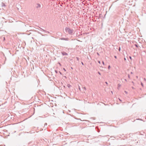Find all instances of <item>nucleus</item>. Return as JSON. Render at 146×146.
I'll list each match as a JSON object with an SVG mask.
<instances>
[{"label": "nucleus", "mask_w": 146, "mask_h": 146, "mask_svg": "<svg viewBox=\"0 0 146 146\" xmlns=\"http://www.w3.org/2000/svg\"><path fill=\"white\" fill-rule=\"evenodd\" d=\"M65 31L66 32H68V33L70 35H72L73 33V30L72 29H71L70 28L66 27L65 29Z\"/></svg>", "instance_id": "1"}, {"label": "nucleus", "mask_w": 146, "mask_h": 146, "mask_svg": "<svg viewBox=\"0 0 146 146\" xmlns=\"http://www.w3.org/2000/svg\"><path fill=\"white\" fill-rule=\"evenodd\" d=\"M60 40H68V38H59Z\"/></svg>", "instance_id": "2"}, {"label": "nucleus", "mask_w": 146, "mask_h": 146, "mask_svg": "<svg viewBox=\"0 0 146 146\" xmlns=\"http://www.w3.org/2000/svg\"><path fill=\"white\" fill-rule=\"evenodd\" d=\"M61 54H62V55L63 56L64 55H68V54L66 53V52H61Z\"/></svg>", "instance_id": "3"}, {"label": "nucleus", "mask_w": 146, "mask_h": 146, "mask_svg": "<svg viewBox=\"0 0 146 146\" xmlns=\"http://www.w3.org/2000/svg\"><path fill=\"white\" fill-rule=\"evenodd\" d=\"M37 6L36 7L37 8H40L41 7V5L39 3H37Z\"/></svg>", "instance_id": "4"}, {"label": "nucleus", "mask_w": 146, "mask_h": 146, "mask_svg": "<svg viewBox=\"0 0 146 146\" xmlns=\"http://www.w3.org/2000/svg\"><path fill=\"white\" fill-rule=\"evenodd\" d=\"M40 28V29H41L42 30V31H44V32H46V33H49V32H48L47 31H45V30H44L43 29H42V28Z\"/></svg>", "instance_id": "5"}, {"label": "nucleus", "mask_w": 146, "mask_h": 146, "mask_svg": "<svg viewBox=\"0 0 146 146\" xmlns=\"http://www.w3.org/2000/svg\"><path fill=\"white\" fill-rule=\"evenodd\" d=\"M71 85L70 84H68L67 85V86L68 88H70V87L71 86Z\"/></svg>", "instance_id": "6"}, {"label": "nucleus", "mask_w": 146, "mask_h": 146, "mask_svg": "<svg viewBox=\"0 0 146 146\" xmlns=\"http://www.w3.org/2000/svg\"><path fill=\"white\" fill-rule=\"evenodd\" d=\"M33 31L32 30H30L29 31L27 30V32H31V31Z\"/></svg>", "instance_id": "7"}, {"label": "nucleus", "mask_w": 146, "mask_h": 146, "mask_svg": "<svg viewBox=\"0 0 146 146\" xmlns=\"http://www.w3.org/2000/svg\"><path fill=\"white\" fill-rule=\"evenodd\" d=\"M134 45L136 47L138 48V46L137 44H135Z\"/></svg>", "instance_id": "8"}, {"label": "nucleus", "mask_w": 146, "mask_h": 146, "mask_svg": "<svg viewBox=\"0 0 146 146\" xmlns=\"http://www.w3.org/2000/svg\"><path fill=\"white\" fill-rule=\"evenodd\" d=\"M2 3L3 4V5H2V6H4V7L6 5L4 3Z\"/></svg>", "instance_id": "9"}, {"label": "nucleus", "mask_w": 146, "mask_h": 146, "mask_svg": "<svg viewBox=\"0 0 146 146\" xmlns=\"http://www.w3.org/2000/svg\"><path fill=\"white\" fill-rule=\"evenodd\" d=\"M31 33H26V34L28 35H30V34Z\"/></svg>", "instance_id": "10"}, {"label": "nucleus", "mask_w": 146, "mask_h": 146, "mask_svg": "<svg viewBox=\"0 0 146 146\" xmlns=\"http://www.w3.org/2000/svg\"><path fill=\"white\" fill-rule=\"evenodd\" d=\"M110 65H109L108 67V69H109L110 68Z\"/></svg>", "instance_id": "11"}, {"label": "nucleus", "mask_w": 146, "mask_h": 146, "mask_svg": "<svg viewBox=\"0 0 146 146\" xmlns=\"http://www.w3.org/2000/svg\"><path fill=\"white\" fill-rule=\"evenodd\" d=\"M76 58H77V60H79V58L78 57H76Z\"/></svg>", "instance_id": "12"}, {"label": "nucleus", "mask_w": 146, "mask_h": 146, "mask_svg": "<svg viewBox=\"0 0 146 146\" xmlns=\"http://www.w3.org/2000/svg\"><path fill=\"white\" fill-rule=\"evenodd\" d=\"M128 77L129 78H130V75L129 74H128Z\"/></svg>", "instance_id": "13"}, {"label": "nucleus", "mask_w": 146, "mask_h": 146, "mask_svg": "<svg viewBox=\"0 0 146 146\" xmlns=\"http://www.w3.org/2000/svg\"><path fill=\"white\" fill-rule=\"evenodd\" d=\"M121 50V48L120 47H119L118 49L119 51H120Z\"/></svg>", "instance_id": "14"}, {"label": "nucleus", "mask_w": 146, "mask_h": 146, "mask_svg": "<svg viewBox=\"0 0 146 146\" xmlns=\"http://www.w3.org/2000/svg\"><path fill=\"white\" fill-rule=\"evenodd\" d=\"M118 87H120L121 86V85L119 84H118Z\"/></svg>", "instance_id": "15"}, {"label": "nucleus", "mask_w": 146, "mask_h": 146, "mask_svg": "<svg viewBox=\"0 0 146 146\" xmlns=\"http://www.w3.org/2000/svg\"><path fill=\"white\" fill-rule=\"evenodd\" d=\"M98 73L100 75H101V73L99 72H98Z\"/></svg>", "instance_id": "16"}, {"label": "nucleus", "mask_w": 146, "mask_h": 146, "mask_svg": "<svg viewBox=\"0 0 146 146\" xmlns=\"http://www.w3.org/2000/svg\"><path fill=\"white\" fill-rule=\"evenodd\" d=\"M129 58L131 60H132V58L131 56H129Z\"/></svg>", "instance_id": "17"}, {"label": "nucleus", "mask_w": 146, "mask_h": 146, "mask_svg": "<svg viewBox=\"0 0 146 146\" xmlns=\"http://www.w3.org/2000/svg\"><path fill=\"white\" fill-rule=\"evenodd\" d=\"M81 64H82L83 65H84V63L83 62H81Z\"/></svg>", "instance_id": "18"}, {"label": "nucleus", "mask_w": 146, "mask_h": 146, "mask_svg": "<svg viewBox=\"0 0 146 146\" xmlns=\"http://www.w3.org/2000/svg\"><path fill=\"white\" fill-rule=\"evenodd\" d=\"M55 72L56 73H58V71L56 70H55Z\"/></svg>", "instance_id": "19"}, {"label": "nucleus", "mask_w": 146, "mask_h": 146, "mask_svg": "<svg viewBox=\"0 0 146 146\" xmlns=\"http://www.w3.org/2000/svg\"><path fill=\"white\" fill-rule=\"evenodd\" d=\"M114 57L115 59H116L117 58V57L116 56H115Z\"/></svg>", "instance_id": "20"}, {"label": "nucleus", "mask_w": 146, "mask_h": 146, "mask_svg": "<svg viewBox=\"0 0 146 146\" xmlns=\"http://www.w3.org/2000/svg\"><path fill=\"white\" fill-rule=\"evenodd\" d=\"M98 63H99L100 64V61L99 60H98Z\"/></svg>", "instance_id": "21"}, {"label": "nucleus", "mask_w": 146, "mask_h": 146, "mask_svg": "<svg viewBox=\"0 0 146 146\" xmlns=\"http://www.w3.org/2000/svg\"><path fill=\"white\" fill-rule=\"evenodd\" d=\"M59 72L60 74L61 75H62V73L60 71H59Z\"/></svg>", "instance_id": "22"}, {"label": "nucleus", "mask_w": 146, "mask_h": 146, "mask_svg": "<svg viewBox=\"0 0 146 146\" xmlns=\"http://www.w3.org/2000/svg\"><path fill=\"white\" fill-rule=\"evenodd\" d=\"M47 125V123H45V124H44V126L45 125Z\"/></svg>", "instance_id": "23"}, {"label": "nucleus", "mask_w": 146, "mask_h": 146, "mask_svg": "<svg viewBox=\"0 0 146 146\" xmlns=\"http://www.w3.org/2000/svg\"><path fill=\"white\" fill-rule=\"evenodd\" d=\"M105 83L107 85L108 84V83L107 82H105Z\"/></svg>", "instance_id": "24"}, {"label": "nucleus", "mask_w": 146, "mask_h": 146, "mask_svg": "<svg viewBox=\"0 0 146 146\" xmlns=\"http://www.w3.org/2000/svg\"><path fill=\"white\" fill-rule=\"evenodd\" d=\"M63 70H64L65 71H66V69H65V68H63Z\"/></svg>", "instance_id": "25"}, {"label": "nucleus", "mask_w": 146, "mask_h": 146, "mask_svg": "<svg viewBox=\"0 0 146 146\" xmlns=\"http://www.w3.org/2000/svg\"><path fill=\"white\" fill-rule=\"evenodd\" d=\"M141 84L142 86H143V84L142 83V82L141 83Z\"/></svg>", "instance_id": "26"}, {"label": "nucleus", "mask_w": 146, "mask_h": 146, "mask_svg": "<svg viewBox=\"0 0 146 146\" xmlns=\"http://www.w3.org/2000/svg\"><path fill=\"white\" fill-rule=\"evenodd\" d=\"M102 63H103V64L104 65V62L103 61H102Z\"/></svg>", "instance_id": "27"}, {"label": "nucleus", "mask_w": 146, "mask_h": 146, "mask_svg": "<svg viewBox=\"0 0 146 146\" xmlns=\"http://www.w3.org/2000/svg\"><path fill=\"white\" fill-rule=\"evenodd\" d=\"M119 100L120 101H121H121H122V100H121V99H120L119 98Z\"/></svg>", "instance_id": "28"}, {"label": "nucleus", "mask_w": 146, "mask_h": 146, "mask_svg": "<svg viewBox=\"0 0 146 146\" xmlns=\"http://www.w3.org/2000/svg\"><path fill=\"white\" fill-rule=\"evenodd\" d=\"M125 93H126V94H127V92H126V91H125Z\"/></svg>", "instance_id": "29"}, {"label": "nucleus", "mask_w": 146, "mask_h": 146, "mask_svg": "<svg viewBox=\"0 0 146 146\" xmlns=\"http://www.w3.org/2000/svg\"><path fill=\"white\" fill-rule=\"evenodd\" d=\"M5 37H3V40L4 41L5 40Z\"/></svg>", "instance_id": "30"}, {"label": "nucleus", "mask_w": 146, "mask_h": 146, "mask_svg": "<svg viewBox=\"0 0 146 146\" xmlns=\"http://www.w3.org/2000/svg\"><path fill=\"white\" fill-rule=\"evenodd\" d=\"M124 60L125 61L126 60V58H124Z\"/></svg>", "instance_id": "31"}, {"label": "nucleus", "mask_w": 146, "mask_h": 146, "mask_svg": "<svg viewBox=\"0 0 146 146\" xmlns=\"http://www.w3.org/2000/svg\"><path fill=\"white\" fill-rule=\"evenodd\" d=\"M84 88L85 90H86V88L84 87Z\"/></svg>", "instance_id": "32"}, {"label": "nucleus", "mask_w": 146, "mask_h": 146, "mask_svg": "<svg viewBox=\"0 0 146 146\" xmlns=\"http://www.w3.org/2000/svg\"><path fill=\"white\" fill-rule=\"evenodd\" d=\"M31 143V142H29L28 143V144L29 145V144H30Z\"/></svg>", "instance_id": "33"}, {"label": "nucleus", "mask_w": 146, "mask_h": 146, "mask_svg": "<svg viewBox=\"0 0 146 146\" xmlns=\"http://www.w3.org/2000/svg\"><path fill=\"white\" fill-rule=\"evenodd\" d=\"M31 146H36V145H31Z\"/></svg>", "instance_id": "34"}, {"label": "nucleus", "mask_w": 146, "mask_h": 146, "mask_svg": "<svg viewBox=\"0 0 146 146\" xmlns=\"http://www.w3.org/2000/svg\"><path fill=\"white\" fill-rule=\"evenodd\" d=\"M144 80L145 81H146V79H145V78H144Z\"/></svg>", "instance_id": "35"}, {"label": "nucleus", "mask_w": 146, "mask_h": 146, "mask_svg": "<svg viewBox=\"0 0 146 146\" xmlns=\"http://www.w3.org/2000/svg\"><path fill=\"white\" fill-rule=\"evenodd\" d=\"M132 88H133V89H134V87H133V86H132Z\"/></svg>", "instance_id": "36"}, {"label": "nucleus", "mask_w": 146, "mask_h": 146, "mask_svg": "<svg viewBox=\"0 0 146 146\" xmlns=\"http://www.w3.org/2000/svg\"><path fill=\"white\" fill-rule=\"evenodd\" d=\"M97 54H98V55H99V54L97 52Z\"/></svg>", "instance_id": "37"}, {"label": "nucleus", "mask_w": 146, "mask_h": 146, "mask_svg": "<svg viewBox=\"0 0 146 146\" xmlns=\"http://www.w3.org/2000/svg\"><path fill=\"white\" fill-rule=\"evenodd\" d=\"M38 33H40V34L42 35V34H41V33H40L39 32H38Z\"/></svg>", "instance_id": "38"}, {"label": "nucleus", "mask_w": 146, "mask_h": 146, "mask_svg": "<svg viewBox=\"0 0 146 146\" xmlns=\"http://www.w3.org/2000/svg\"><path fill=\"white\" fill-rule=\"evenodd\" d=\"M59 65H60V66H61V64H60V63H59Z\"/></svg>", "instance_id": "39"}, {"label": "nucleus", "mask_w": 146, "mask_h": 146, "mask_svg": "<svg viewBox=\"0 0 146 146\" xmlns=\"http://www.w3.org/2000/svg\"><path fill=\"white\" fill-rule=\"evenodd\" d=\"M79 90H80V87H79Z\"/></svg>", "instance_id": "40"}, {"label": "nucleus", "mask_w": 146, "mask_h": 146, "mask_svg": "<svg viewBox=\"0 0 146 146\" xmlns=\"http://www.w3.org/2000/svg\"><path fill=\"white\" fill-rule=\"evenodd\" d=\"M71 68L72 69H73V68H72V67H71Z\"/></svg>", "instance_id": "41"}, {"label": "nucleus", "mask_w": 146, "mask_h": 146, "mask_svg": "<svg viewBox=\"0 0 146 146\" xmlns=\"http://www.w3.org/2000/svg\"><path fill=\"white\" fill-rule=\"evenodd\" d=\"M29 28H30V27H31L30 26H29Z\"/></svg>", "instance_id": "42"}, {"label": "nucleus", "mask_w": 146, "mask_h": 146, "mask_svg": "<svg viewBox=\"0 0 146 146\" xmlns=\"http://www.w3.org/2000/svg\"><path fill=\"white\" fill-rule=\"evenodd\" d=\"M131 74H132V72H131Z\"/></svg>", "instance_id": "43"}, {"label": "nucleus", "mask_w": 146, "mask_h": 146, "mask_svg": "<svg viewBox=\"0 0 146 146\" xmlns=\"http://www.w3.org/2000/svg\"><path fill=\"white\" fill-rule=\"evenodd\" d=\"M68 111H69V112H70V110H68Z\"/></svg>", "instance_id": "44"}, {"label": "nucleus", "mask_w": 146, "mask_h": 146, "mask_svg": "<svg viewBox=\"0 0 146 146\" xmlns=\"http://www.w3.org/2000/svg\"><path fill=\"white\" fill-rule=\"evenodd\" d=\"M125 80L126 81H127V80H126V79H125Z\"/></svg>", "instance_id": "45"}, {"label": "nucleus", "mask_w": 146, "mask_h": 146, "mask_svg": "<svg viewBox=\"0 0 146 146\" xmlns=\"http://www.w3.org/2000/svg\"><path fill=\"white\" fill-rule=\"evenodd\" d=\"M111 93H112V94H113V92H112L111 91Z\"/></svg>", "instance_id": "46"}, {"label": "nucleus", "mask_w": 146, "mask_h": 146, "mask_svg": "<svg viewBox=\"0 0 146 146\" xmlns=\"http://www.w3.org/2000/svg\"><path fill=\"white\" fill-rule=\"evenodd\" d=\"M32 39H33L34 38H33V37H32Z\"/></svg>", "instance_id": "47"}, {"label": "nucleus", "mask_w": 146, "mask_h": 146, "mask_svg": "<svg viewBox=\"0 0 146 146\" xmlns=\"http://www.w3.org/2000/svg\"><path fill=\"white\" fill-rule=\"evenodd\" d=\"M16 132V131H15V132H14V133H15Z\"/></svg>", "instance_id": "48"}]
</instances>
